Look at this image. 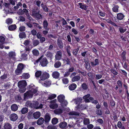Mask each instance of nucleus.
<instances>
[{"label": "nucleus", "mask_w": 129, "mask_h": 129, "mask_svg": "<svg viewBox=\"0 0 129 129\" xmlns=\"http://www.w3.org/2000/svg\"><path fill=\"white\" fill-rule=\"evenodd\" d=\"M30 90L27 91L24 94V98L25 99L26 98H32L34 95H36L38 94V90L35 88L34 85L32 84L29 86Z\"/></svg>", "instance_id": "1"}, {"label": "nucleus", "mask_w": 129, "mask_h": 129, "mask_svg": "<svg viewBox=\"0 0 129 129\" xmlns=\"http://www.w3.org/2000/svg\"><path fill=\"white\" fill-rule=\"evenodd\" d=\"M38 8L36 9H33L32 11V14L31 15L34 18H36L37 20H39L42 18V16L39 13L40 11L38 10Z\"/></svg>", "instance_id": "2"}, {"label": "nucleus", "mask_w": 129, "mask_h": 129, "mask_svg": "<svg viewBox=\"0 0 129 129\" xmlns=\"http://www.w3.org/2000/svg\"><path fill=\"white\" fill-rule=\"evenodd\" d=\"M65 97L63 94H60L57 97L58 102L61 103L62 105L66 106L68 103L66 100H65Z\"/></svg>", "instance_id": "3"}, {"label": "nucleus", "mask_w": 129, "mask_h": 129, "mask_svg": "<svg viewBox=\"0 0 129 129\" xmlns=\"http://www.w3.org/2000/svg\"><path fill=\"white\" fill-rule=\"evenodd\" d=\"M39 61L41 65L43 67H45L48 63V61L46 57L43 55H42L38 60Z\"/></svg>", "instance_id": "4"}, {"label": "nucleus", "mask_w": 129, "mask_h": 129, "mask_svg": "<svg viewBox=\"0 0 129 129\" xmlns=\"http://www.w3.org/2000/svg\"><path fill=\"white\" fill-rule=\"evenodd\" d=\"M77 73L76 72L72 73L70 76V78H72V81L73 82H77L81 78L79 75L76 76Z\"/></svg>", "instance_id": "5"}, {"label": "nucleus", "mask_w": 129, "mask_h": 129, "mask_svg": "<svg viewBox=\"0 0 129 129\" xmlns=\"http://www.w3.org/2000/svg\"><path fill=\"white\" fill-rule=\"evenodd\" d=\"M32 108L36 109H41L43 108L42 104H41L39 105V102L37 101L32 102Z\"/></svg>", "instance_id": "6"}, {"label": "nucleus", "mask_w": 129, "mask_h": 129, "mask_svg": "<svg viewBox=\"0 0 129 129\" xmlns=\"http://www.w3.org/2000/svg\"><path fill=\"white\" fill-rule=\"evenodd\" d=\"M49 77V74L47 72H44L42 73L40 76V79L39 80V82L40 83H42V81H44L45 79L48 78Z\"/></svg>", "instance_id": "7"}, {"label": "nucleus", "mask_w": 129, "mask_h": 129, "mask_svg": "<svg viewBox=\"0 0 129 129\" xmlns=\"http://www.w3.org/2000/svg\"><path fill=\"white\" fill-rule=\"evenodd\" d=\"M56 101L57 100L56 99L50 101V104L49 106L51 108L55 109L58 108V105L56 103Z\"/></svg>", "instance_id": "8"}, {"label": "nucleus", "mask_w": 129, "mask_h": 129, "mask_svg": "<svg viewBox=\"0 0 129 129\" xmlns=\"http://www.w3.org/2000/svg\"><path fill=\"white\" fill-rule=\"evenodd\" d=\"M27 84L25 80H23L19 82L18 83V85L19 88H25Z\"/></svg>", "instance_id": "9"}, {"label": "nucleus", "mask_w": 129, "mask_h": 129, "mask_svg": "<svg viewBox=\"0 0 129 129\" xmlns=\"http://www.w3.org/2000/svg\"><path fill=\"white\" fill-rule=\"evenodd\" d=\"M9 118L11 121H15L18 119V116L16 114L13 113L10 115Z\"/></svg>", "instance_id": "10"}, {"label": "nucleus", "mask_w": 129, "mask_h": 129, "mask_svg": "<svg viewBox=\"0 0 129 129\" xmlns=\"http://www.w3.org/2000/svg\"><path fill=\"white\" fill-rule=\"evenodd\" d=\"M57 45L59 48L60 49H62L63 47V44L60 38H58L57 39Z\"/></svg>", "instance_id": "11"}, {"label": "nucleus", "mask_w": 129, "mask_h": 129, "mask_svg": "<svg viewBox=\"0 0 129 129\" xmlns=\"http://www.w3.org/2000/svg\"><path fill=\"white\" fill-rule=\"evenodd\" d=\"M51 119V115L48 113L46 114L44 116V121L46 123H48Z\"/></svg>", "instance_id": "12"}, {"label": "nucleus", "mask_w": 129, "mask_h": 129, "mask_svg": "<svg viewBox=\"0 0 129 129\" xmlns=\"http://www.w3.org/2000/svg\"><path fill=\"white\" fill-rule=\"evenodd\" d=\"M43 27L45 30H49V28L48 27V23L46 19L43 22Z\"/></svg>", "instance_id": "13"}, {"label": "nucleus", "mask_w": 129, "mask_h": 129, "mask_svg": "<svg viewBox=\"0 0 129 129\" xmlns=\"http://www.w3.org/2000/svg\"><path fill=\"white\" fill-rule=\"evenodd\" d=\"M62 55V53L61 51H57L55 55L56 59L58 60H60L61 58Z\"/></svg>", "instance_id": "14"}, {"label": "nucleus", "mask_w": 129, "mask_h": 129, "mask_svg": "<svg viewBox=\"0 0 129 129\" xmlns=\"http://www.w3.org/2000/svg\"><path fill=\"white\" fill-rule=\"evenodd\" d=\"M8 55L11 59L14 60L15 59L16 54L15 52L11 51L9 52L8 54Z\"/></svg>", "instance_id": "15"}, {"label": "nucleus", "mask_w": 129, "mask_h": 129, "mask_svg": "<svg viewBox=\"0 0 129 129\" xmlns=\"http://www.w3.org/2000/svg\"><path fill=\"white\" fill-rule=\"evenodd\" d=\"M44 119L42 117L40 118L37 121V123L38 125H40L44 123Z\"/></svg>", "instance_id": "16"}, {"label": "nucleus", "mask_w": 129, "mask_h": 129, "mask_svg": "<svg viewBox=\"0 0 129 129\" xmlns=\"http://www.w3.org/2000/svg\"><path fill=\"white\" fill-rule=\"evenodd\" d=\"M82 99L81 98H78L76 99L73 100V101H74L75 104H77L79 105L82 102Z\"/></svg>", "instance_id": "17"}, {"label": "nucleus", "mask_w": 129, "mask_h": 129, "mask_svg": "<svg viewBox=\"0 0 129 129\" xmlns=\"http://www.w3.org/2000/svg\"><path fill=\"white\" fill-rule=\"evenodd\" d=\"M90 63L91 66L92 67H94L96 65H98L99 64V60L98 59L96 58L94 62L91 61Z\"/></svg>", "instance_id": "18"}, {"label": "nucleus", "mask_w": 129, "mask_h": 129, "mask_svg": "<svg viewBox=\"0 0 129 129\" xmlns=\"http://www.w3.org/2000/svg\"><path fill=\"white\" fill-rule=\"evenodd\" d=\"M124 17V16L123 14L119 13L117 14L116 18L118 20H121L123 19Z\"/></svg>", "instance_id": "19"}, {"label": "nucleus", "mask_w": 129, "mask_h": 129, "mask_svg": "<svg viewBox=\"0 0 129 129\" xmlns=\"http://www.w3.org/2000/svg\"><path fill=\"white\" fill-rule=\"evenodd\" d=\"M45 56L49 58L50 60H51L53 57V53L49 51H47L45 54Z\"/></svg>", "instance_id": "20"}, {"label": "nucleus", "mask_w": 129, "mask_h": 129, "mask_svg": "<svg viewBox=\"0 0 129 129\" xmlns=\"http://www.w3.org/2000/svg\"><path fill=\"white\" fill-rule=\"evenodd\" d=\"M41 113L39 111H37L33 113V115L34 118L36 119H38L41 116Z\"/></svg>", "instance_id": "21"}, {"label": "nucleus", "mask_w": 129, "mask_h": 129, "mask_svg": "<svg viewBox=\"0 0 129 129\" xmlns=\"http://www.w3.org/2000/svg\"><path fill=\"white\" fill-rule=\"evenodd\" d=\"M77 87V85L75 83H72L69 86L70 90L72 91L74 90Z\"/></svg>", "instance_id": "22"}, {"label": "nucleus", "mask_w": 129, "mask_h": 129, "mask_svg": "<svg viewBox=\"0 0 129 129\" xmlns=\"http://www.w3.org/2000/svg\"><path fill=\"white\" fill-rule=\"evenodd\" d=\"M18 106L15 104L12 105L11 107V110L14 112L17 111L18 110Z\"/></svg>", "instance_id": "23"}, {"label": "nucleus", "mask_w": 129, "mask_h": 129, "mask_svg": "<svg viewBox=\"0 0 129 129\" xmlns=\"http://www.w3.org/2000/svg\"><path fill=\"white\" fill-rule=\"evenodd\" d=\"M59 73L57 71L53 72L52 74L53 77L55 79L58 78L59 77Z\"/></svg>", "instance_id": "24"}, {"label": "nucleus", "mask_w": 129, "mask_h": 129, "mask_svg": "<svg viewBox=\"0 0 129 129\" xmlns=\"http://www.w3.org/2000/svg\"><path fill=\"white\" fill-rule=\"evenodd\" d=\"M67 123L66 122L63 121L60 123L59 125L60 128H64L67 126Z\"/></svg>", "instance_id": "25"}, {"label": "nucleus", "mask_w": 129, "mask_h": 129, "mask_svg": "<svg viewBox=\"0 0 129 129\" xmlns=\"http://www.w3.org/2000/svg\"><path fill=\"white\" fill-rule=\"evenodd\" d=\"M4 127L5 129H12V128L11 125L8 123H5Z\"/></svg>", "instance_id": "26"}, {"label": "nucleus", "mask_w": 129, "mask_h": 129, "mask_svg": "<svg viewBox=\"0 0 129 129\" xmlns=\"http://www.w3.org/2000/svg\"><path fill=\"white\" fill-rule=\"evenodd\" d=\"M17 27L15 24L12 25H9L8 27L10 31H13L15 30Z\"/></svg>", "instance_id": "27"}, {"label": "nucleus", "mask_w": 129, "mask_h": 129, "mask_svg": "<svg viewBox=\"0 0 129 129\" xmlns=\"http://www.w3.org/2000/svg\"><path fill=\"white\" fill-rule=\"evenodd\" d=\"M85 64H84V65L85 66V68L87 70H91V66L90 65L89 63H88V62L86 60L85 61Z\"/></svg>", "instance_id": "28"}, {"label": "nucleus", "mask_w": 129, "mask_h": 129, "mask_svg": "<svg viewBox=\"0 0 129 129\" xmlns=\"http://www.w3.org/2000/svg\"><path fill=\"white\" fill-rule=\"evenodd\" d=\"M22 77L24 79H27L30 77L29 74L27 73H23L22 75Z\"/></svg>", "instance_id": "29"}, {"label": "nucleus", "mask_w": 129, "mask_h": 129, "mask_svg": "<svg viewBox=\"0 0 129 129\" xmlns=\"http://www.w3.org/2000/svg\"><path fill=\"white\" fill-rule=\"evenodd\" d=\"M54 113L56 114H59L62 112V110L61 109L58 108L54 110Z\"/></svg>", "instance_id": "30"}, {"label": "nucleus", "mask_w": 129, "mask_h": 129, "mask_svg": "<svg viewBox=\"0 0 129 129\" xmlns=\"http://www.w3.org/2000/svg\"><path fill=\"white\" fill-rule=\"evenodd\" d=\"M79 113L75 111H71L69 113V115H71L79 116Z\"/></svg>", "instance_id": "31"}, {"label": "nucleus", "mask_w": 129, "mask_h": 129, "mask_svg": "<svg viewBox=\"0 0 129 129\" xmlns=\"http://www.w3.org/2000/svg\"><path fill=\"white\" fill-rule=\"evenodd\" d=\"M78 5L80 6V8L82 9L86 10L87 9V8L88 6L84 5H83L81 3H78Z\"/></svg>", "instance_id": "32"}, {"label": "nucleus", "mask_w": 129, "mask_h": 129, "mask_svg": "<svg viewBox=\"0 0 129 129\" xmlns=\"http://www.w3.org/2000/svg\"><path fill=\"white\" fill-rule=\"evenodd\" d=\"M56 95L55 94H49L48 95L47 100H51L53 99L56 98Z\"/></svg>", "instance_id": "33"}, {"label": "nucleus", "mask_w": 129, "mask_h": 129, "mask_svg": "<svg viewBox=\"0 0 129 129\" xmlns=\"http://www.w3.org/2000/svg\"><path fill=\"white\" fill-rule=\"evenodd\" d=\"M51 81H50L46 80L44 83L43 85L45 87H47L50 86L51 84Z\"/></svg>", "instance_id": "34"}, {"label": "nucleus", "mask_w": 129, "mask_h": 129, "mask_svg": "<svg viewBox=\"0 0 129 129\" xmlns=\"http://www.w3.org/2000/svg\"><path fill=\"white\" fill-rule=\"evenodd\" d=\"M33 53L34 56H37L39 55V51L37 49H34L32 51Z\"/></svg>", "instance_id": "35"}, {"label": "nucleus", "mask_w": 129, "mask_h": 129, "mask_svg": "<svg viewBox=\"0 0 129 129\" xmlns=\"http://www.w3.org/2000/svg\"><path fill=\"white\" fill-rule=\"evenodd\" d=\"M89 120L88 118H84L83 120V123L85 125H88L90 123Z\"/></svg>", "instance_id": "36"}, {"label": "nucleus", "mask_w": 129, "mask_h": 129, "mask_svg": "<svg viewBox=\"0 0 129 129\" xmlns=\"http://www.w3.org/2000/svg\"><path fill=\"white\" fill-rule=\"evenodd\" d=\"M119 6L117 5H115L112 8L113 11L117 13L118 12V9Z\"/></svg>", "instance_id": "37"}, {"label": "nucleus", "mask_w": 129, "mask_h": 129, "mask_svg": "<svg viewBox=\"0 0 129 129\" xmlns=\"http://www.w3.org/2000/svg\"><path fill=\"white\" fill-rule=\"evenodd\" d=\"M42 72L40 71H37L35 73V75L37 78H38L41 76Z\"/></svg>", "instance_id": "38"}, {"label": "nucleus", "mask_w": 129, "mask_h": 129, "mask_svg": "<svg viewBox=\"0 0 129 129\" xmlns=\"http://www.w3.org/2000/svg\"><path fill=\"white\" fill-rule=\"evenodd\" d=\"M28 111V108H26L24 107L22 109L21 112L22 114H24L27 113Z\"/></svg>", "instance_id": "39"}, {"label": "nucleus", "mask_w": 129, "mask_h": 129, "mask_svg": "<svg viewBox=\"0 0 129 129\" xmlns=\"http://www.w3.org/2000/svg\"><path fill=\"white\" fill-rule=\"evenodd\" d=\"M82 89L85 90H87L88 88V85L85 83L82 84L81 86Z\"/></svg>", "instance_id": "40"}, {"label": "nucleus", "mask_w": 129, "mask_h": 129, "mask_svg": "<svg viewBox=\"0 0 129 129\" xmlns=\"http://www.w3.org/2000/svg\"><path fill=\"white\" fill-rule=\"evenodd\" d=\"M32 102L29 101H27L25 104V105L28 107L32 108Z\"/></svg>", "instance_id": "41"}, {"label": "nucleus", "mask_w": 129, "mask_h": 129, "mask_svg": "<svg viewBox=\"0 0 129 129\" xmlns=\"http://www.w3.org/2000/svg\"><path fill=\"white\" fill-rule=\"evenodd\" d=\"M58 122V119L56 118H53L52 120V123L53 124H56Z\"/></svg>", "instance_id": "42"}, {"label": "nucleus", "mask_w": 129, "mask_h": 129, "mask_svg": "<svg viewBox=\"0 0 129 129\" xmlns=\"http://www.w3.org/2000/svg\"><path fill=\"white\" fill-rule=\"evenodd\" d=\"M61 63L60 61H57L55 62L54 64V66L56 68H58L60 67Z\"/></svg>", "instance_id": "43"}, {"label": "nucleus", "mask_w": 129, "mask_h": 129, "mask_svg": "<svg viewBox=\"0 0 129 129\" xmlns=\"http://www.w3.org/2000/svg\"><path fill=\"white\" fill-rule=\"evenodd\" d=\"M19 36L20 38H25L26 37V35L25 33L22 32L19 34Z\"/></svg>", "instance_id": "44"}, {"label": "nucleus", "mask_w": 129, "mask_h": 129, "mask_svg": "<svg viewBox=\"0 0 129 129\" xmlns=\"http://www.w3.org/2000/svg\"><path fill=\"white\" fill-rule=\"evenodd\" d=\"M39 43V40H34L33 42V44L34 46H36L38 45Z\"/></svg>", "instance_id": "45"}, {"label": "nucleus", "mask_w": 129, "mask_h": 129, "mask_svg": "<svg viewBox=\"0 0 129 129\" xmlns=\"http://www.w3.org/2000/svg\"><path fill=\"white\" fill-rule=\"evenodd\" d=\"M126 52L124 51H123L121 54V57L123 59V60H126L125 55Z\"/></svg>", "instance_id": "46"}, {"label": "nucleus", "mask_w": 129, "mask_h": 129, "mask_svg": "<svg viewBox=\"0 0 129 129\" xmlns=\"http://www.w3.org/2000/svg\"><path fill=\"white\" fill-rule=\"evenodd\" d=\"M62 80L63 83L65 84H67L69 82L68 79L67 78H63Z\"/></svg>", "instance_id": "47"}, {"label": "nucleus", "mask_w": 129, "mask_h": 129, "mask_svg": "<svg viewBox=\"0 0 129 129\" xmlns=\"http://www.w3.org/2000/svg\"><path fill=\"white\" fill-rule=\"evenodd\" d=\"M6 22L8 24H10L12 23V19L10 18H8L6 20Z\"/></svg>", "instance_id": "48"}, {"label": "nucleus", "mask_w": 129, "mask_h": 129, "mask_svg": "<svg viewBox=\"0 0 129 129\" xmlns=\"http://www.w3.org/2000/svg\"><path fill=\"white\" fill-rule=\"evenodd\" d=\"M94 77L96 79L99 80L102 77V75L101 74H97L95 75Z\"/></svg>", "instance_id": "49"}, {"label": "nucleus", "mask_w": 129, "mask_h": 129, "mask_svg": "<svg viewBox=\"0 0 129 129\" xmlns=\"http://www.w3.org/2000/svg\"><path fill=\"white\" fill-rule=\"evenodd\" d=\"M15 73L17 75H19L21 74L22 72L21 70L17 68L15 71Z\"/></svg>", "instance_id": "50"}, {"label": "nucleus", "mask_w": 129, "mask_h": 129, "mask_svg": "<svg viewBox=\"0 0 129 129\" xmlns=\"http://www.w3.org/2000/svg\"><path fill=\"white\" fill-rule=\"evenodd\" d=\"M33 24L34 25V27H38L39 29L42 28V26L40 25L39 24L36 22H34Z\"/></svg>", "instance_id": "51"}, {"label": "nucleus", "mask_w": 129, "mask_h": 129, "mask_svg": "<svg viewBox=\"0 0 129 129\" xmlns=\"http://www.w3.org/2000/svg\"><path fill=\"white\" fill-rule=\"evenodd\" d=\"M27 54L26 53H23L22 54L21 57L22 59H23L24 60H26L27 57Z\"/></svg>", "instance_id": "52"}, {"label": "nucleus", "mask_w": 129, "mask_h": 129, "mask_svg": "<svg viewBox=\"0 0 129 129\" xmlns=\"http://www.w3.org/2000/svg\"><path fill=\"white\" fill-rule=\"evenodd\" d=\"M23 68L24 66L23 64L22 63H19L18 66L17 68L21 70L22 71Z\"/></svg>", "instance_id": "53"}, {"label": "nucleus", "mask_w": 129, "mask_h": 129, "mask_svg": "<svg viewBox=\"0 0 129 129\" xmlns=\"http://www.w3.org/2000/svg\"><path fill=\"white\" fill-rule=\"evenodd\" d=\"M18 19L19 21L21 22H23L25 21V18L22 16H19Z\"/></svg>", "instance_id": "54"}, {"label": "nucleus", "mask_w": 129, "mask_h": 129, "mask_svg": "<svg viewBox=\"0 0 129 129\" xmlns=\"http://www.w3.org/2000/svg\"><path fill=\"white\" fill-rule=\"evenodd\" d=\"M22 13L23 14H25L26 15L28 14H29V11L28 10L24 8L22 10Z\"/></svg>", "instance_id": "55"}, {"label": "nucleus", "mask_w": 129, "mask_h": 129, "mask_svg": "<svg viewBox=\"0 0 129 129\" xmlns=\"http://www.w3.org/2000/svg\"><path fill=\"white\" fill-rule=\"evenodd\" d=\"M79 48H77V49H74L73 50V54L75 56H76L78 53V52L79 50Z\"/></svg>", "instance_id": "56"}, {"label": "nucleus", "mask_w": 129, "mask_h": 129, "mask_svg": "<svg viewBox=\"0 0 129 129\" xmlns=\"http://www.w3.org/2000/svg\"><path fill=\"white\" fill-rule=\"evenodd\" d=\"M19 88V91L21 93H23L26 90L25 88L21 87Z\"/></svg>", "instance_id": "57"}, {"label": "nucleus", "mask_w": 129, "mask_h": 129, "mask_svg": "<svg viewBox=\"0 0 129 129\" xmlns=\"http://www.w3.org/2000/svg\"><path fill=\"white\" fill-rule=\"evenodd\" d=\"M119 39H121L122 41L125 42L126 41V40L127 39V38L126 37H124L123 36L120 35Z\"/></svg>", "instance_id": "58"}, {"label": "nucleus", "mask_w": 129, "mask_h": 129, "mask_svg": "<svg viewBox=\"0 0 129 129\" xmlns=\"http://www.w3.org/2000/svg\"><path fill=\"white\" fill-rule=\"evenodd\" d=\"M19 30L21 31L22 32L24 31L25 30V27L23 26H21L19 28Z\"/></svg>", "instance_id": "59"}, {"label": "nucleus", "mask_w": 129, "mask_h": 129, "mask_svg": "<svg viewBox=\"0 0 129 129\" xmlns=\"http://www.w3.org/2000/svg\"><path fill=\"white\" fill-rule=\"evenodd\" d=\"M77 107L78 108L82 110L84 109H85V106L84 105L82 104L81 105L79 104L78 105Z\"/></svg>", "instance_id": "60"}, {"label": "nucleus", "mask_w": 129, "mask_h": 129, "mask_svg": "<svg viewBox=\"0 0 129 129\" xmlns=\"http://www.w3.org/2000/svg\"><path fill=\"white\" fill-rule=\"evenodd\" d=\"M43 9L45 12H47L48 11V7L46 5L43 6H42Z\"/></svg>", "instance_id": "61"}, {"label": "nucleus", "mask_w": 129, "mask_h": 129, "mask_svg": "<svg viewBox=\"0 0 129 129\" xmlns=\"http://www.w3.org/2000/svg\"><path fill=\"white\" fill-rule=\"evenodd\" d=\"M17 14L19 15H23L22 10L21 9H19L17 12Z\"/></svg>", "instance_id": "62"}, {"label": "nucleus", "mask_w": 129, "mask_h": 129, "mask_svg": "<svg viewBox=\"0 0 129 129\" xmlns=\"http://www.w3.org/2000/svg\"><path fill=\"white\" fill-rule=\"evenodd\" d=\"M70 46H68L67 48V52L68 53V55L69 56H71V53L70 51Z\"/></svg>", "instance_id": "63"}, {"label": "nucleus", "mask_w": 129, "mask_h": 129, "mask_svg": "<svg viewBox=\"0 0 129 129\" xmlns=\"http://www.w3.org/2000/svg\"><path fill=\"white\" fill-rule=\"evenodd\" d=\"M96 114L98 115L101 116L102 114V112L101 110H98L96 111Z\"/></svg>", "instance_id": "64"}]
</instances>
